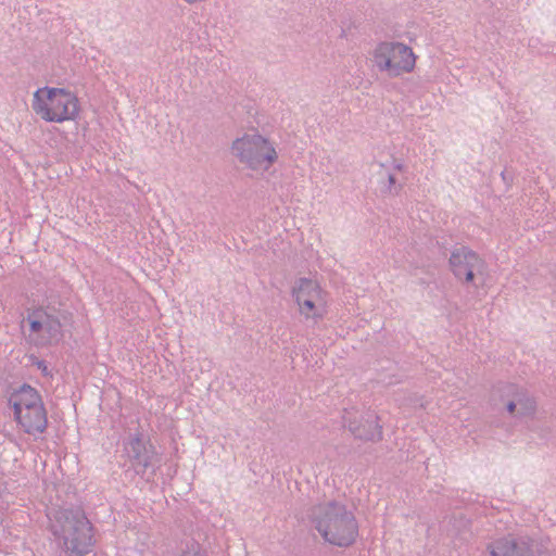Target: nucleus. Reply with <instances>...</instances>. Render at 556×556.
Instances as JSON below:
<instances>
[{"instance_id": "1", "label": "nucleus", "mask_w": 556, "mask_h": 556, "mask_svg": "<svg viewBox=\"0 0 556 556\" xmlns=\"http://www.w3.org/2000/svg\"><path fill=\"white\" fill-rule=\"evenodd\" d=\"M52 534L65 552L85 556L94 544L92 526L79 507L50 508L47 513Z\"/></svg>"}, {"instance_id": "2", "label": "nucleus", "mask_w": 556, "mask_h": 556, "mask_svg": "<svg viewBox=\"0 0 556 556\" xmlns=\"http://www.w3.org/2000/svg\"><path fill=\"white\" fill-rule=\"evenodd\" d=\"M311 522L325 542L339 547L352 545L358 534L354 514L338 501L315 505L309 514Z\"/></svg>"}, {"instance_id": "3", "label": "nucleus", "mask_w": 556, "mask_h": 556, "mask_svg": "<svg viewBox=\"0 0 556 556\" xmlns=\"http://www.w3.org/2000/svg\"><path fill=\"white\" fill-rule=\"evenodd\" d=\"M9 405L13 409L17 425L25 433L38 435L45 432L48 426L47 410L35 388L23 384L11 393Z\"/></svg>"}, {"instance_id": "4", "label": "nucleus", "mask_w": 556, "mask_h": 556, "mask_svg": "<svg viewBox=\"0 0 556 556\" xmlns=\"http://www.w3.org/2000/svg\"><path fill=\"white\" fill-rule=\"evenodd\" d=\"M231 152L245 168L257 175L268 172L279 157L276 143L258 132L237 138Z\"/></svg>"}, {"instance_id": "5", "label": "nucleus", "mask_w": 556, "mask_h": 556, "mask_svg": "<svg viewBox=\"0 0 556 556\" xmlns=\"http://www.w3.org/2000/svg\"><path fill=\"white\" fill-rule=\"evenodd\" d=\"M31 108L43 121L62 123L76 117L78 100L66 89L42 87L35 91Z\"/></svg>"}, {"instance_id": "6", "label": "nucleus", "mask_w": 556, "mask_h": 556, "mask_svg": "<svg viewBox=\"0 0 556 556\" xmlns=\"http://www.w3.org/2000/svg\"><path fill=\"white\" fill-rule=\"evenodd\" d=\"M370 66L389 78L412 73L416 55L412 48L399 41H381L370 52Z\"/></svg>"}, {"instance_id": "7", "label": "nucleus", "mask_w": 556, "mask_h": 556, "mask_svg": "<svg viewBox=\"0 0 556 556\" xmlns=\"http://www.w3.org/2000/svg\"><path fill=\"white\" fill-rule=\"evenodd\" d=\"M25 321L28 324L27 341L37 348L51 345L62 338L59 318L46 309L29 312Z\"/></svg>"}, {"instance_id": "8", "label": "nucleus", "mask_w": 556, "mask_h": 556, "mask_svg": "<svg viewBox=\"0 0 556 556\" xmlns=\"http://www.w3.org/2000/svg\"><path fill=\"white\" fill-rule=\"evenodd\" d=\"M489 556H547L545 540L528 535H513L497 539L488 545Z\"/></svg>"}, {"instance_id": "9", "label": "nucleus", "mask_w": 556, "mask_h": 556, "mask_svg": "<svg viewBox=\"0 0 556 556\" xmlns=\"http://www.w3.org/2000/svg\"><path fill=\"white\" fill-rule=\"evenodd\" d=\"M299 312L306 319H319L325 314V292L317 281L309 278H299L292 287Z\"/></svg>"}, {"instance_id": "10", "label": "nucleus", "mask_w": 556, "mask_h": 556, "mask_svg": "<svg viewBox=\"0 0 556 556\" xmlns=\"http://www.w3.org/2000/svg\"><path fill=\"white\" fill-rule=\"evenodd\" d=\"M448 264L455 278L466 283H473L477 278L486 274L484 260L467 247L455 248Z\"/></svg>"}, {"instance_id": "11", "label": "nucleus", "mask_w": 556, "mask_h": 556, "mask_svg": "<svg viewBox=\"0 0 556 556\" xmlns=\"http://www.w3.org/2000/svg\"><path fill=\"white\" fill-rule=\"evenodd\" d=\"M343 419L356 439L366 441L381 439L382 428L378 422V416L374 412H348Z\"/></svg>"}, {"instance_id": "12", "label": "nucleus", "mask_w": 556, "mask_h": 556, "mask_svg": "<svg viewBox=\"0 0 556 556\" xmlns=\"http://www.w3.org/2000/svg\"><path fill=\"white\" fill-rule=\"evenodd\" d=\"M502 401L506 410L515 417H526L534 414L535 401L526 390L515 384H506L503 389Z\"/></svg>"}, {"instance_id": "13", "label": "nucleus", "mask_w": 556, "mask_h": 556, "mask_svg": "<svg viewBox=\"0 0 556 556\" xmlns=\"http://www.w3.org/2000/svg\"><path fill=\"white\" fill-rule=\"evenodd\" d=\"M124 451L138 473H143L151 465L153 451L147 446L139 433L128 438L124 443Z\"/></svg>"}, {"instance_id": "14", "label": "nucleus", "mask_w": 556, "mask_h": 556, "mask_svg": "<svg viewBox=\"0 0 556 556\" xmlns=\"http://www.w3.org/2000/svg\"><path fill=\"white\" fill-rule=\"evenodd\" d=\"M180 556H206L198 544H192L187 551H184Z\"/></svg>"}, {"instance_id": "15", "label": "nucleus", "mask_w": 556, "mask_h": 556, "mask_svg": "<svg viewBox=\"0 0 556 556\" xmlns=\"http://www.w3.org/2000/svg\"><path fill=\"white\" fill-rule=\"evenodd\" d=\"M388 181H389V185H388L389 192L397 193L399 190L401 189V186H396V179H395L394 174H392V173L389 174Z\"/></svg>"}, {"instance_id": "16", "label": "nucleus", "mask_w": 556, "mask_h": 556, "mask_svg": "<svg viewBox=\"0 0 556 556\" xmlns=\"http://www.w3.org/2000/svg\"><path fill=\"white\" fill-rule=\"evenodd\" d=\"M393 168L395 170L402 172L405 168V166H404V164L402 162L394 161Z\"/></svg>"}, {"instance_id": "17", "label": "nucleus", "mask_w": 556, "mask_h": 556, "mask_svg": "<svg viewBox=\"0 0 556 556\" xmlns=\"http://www.w3.org/2000/svg\"><path fill=\"white\" fill-rule=\"evenodd\" d=\"M38 367H39V368H41V370H42L45 374H47V366L45 365V363H43V362H39V363H38Z\"/></svg>"}]
</instances>
